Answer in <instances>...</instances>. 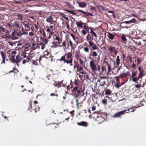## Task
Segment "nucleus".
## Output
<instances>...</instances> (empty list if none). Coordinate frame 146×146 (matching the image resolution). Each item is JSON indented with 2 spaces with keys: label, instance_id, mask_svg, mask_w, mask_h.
<instances>
[{
  "label": "nucleus",
  "instance_id": "1",
  "mask_svg": "<svg viewBox=\"0 0 146 146\" xmlns=\"http://www.w3.org/2000/svg\"><path fill=\"white\" fill-rule=\"evenodd\" d=\"M46 31L48 33V38H50L51 36L54 34V32L50 29L49 27L47 26L45 27L44 28H41L39 32L40 33V37L47 38Z\"/></svg>",
  "mask_w": 146,
  "mask_h": 146
},
{
  "label": "nucleus",
  "instance_id": "2",
  "mask_svg": "<svg viewBox=\"0 0 146 146\" xmlns=\"http://www.w3.org/2000/svg\"><path fill=\"white\" fill-rule=\"evenodd\" d=\"M102 70L103 72H104V74L103 75H105V76H101V86H102L103 87L104 86L105 88V87H107V84L106 83L105 81L104 80V79H106V75H107V74L106 71V70L105 69V67H104V66L102 67Z\"/></svg>",
  "mask_w": 146,
  "mask_h": 146
},
{
  "label": "nucleus",
  "instance_id": "3",
  "mask_svg": "<svg viewBox=\"0 0 146 146\" xmlns=\"http://www.w3.org/2000/svg\"><path fill=\"white\" fill-rule=\"evenodd\" d=\"M66 55H65L62 56L60 59H57V60L58 61H59L61 62H64L63 63L64 64H65V63H66L67 64H69L70 66H72L73 65L72 58H71L69 60H68V59H67V58L66 59Z\"/></svg>",
  "mask_w": 146,
  "mask_h": 146
},
{
  "label": "nucleus",
  "instance_id": "4",
  "mask_svg": "<svg viewBox=\"0 0 146 146\" xmlns=\"http://www.w3.org/2000/svg\"><path fill=\"white\" fill-rule=\"evenodd\" d=\"M134 110H133V108L129 109L128 110H125L123 111H122L116 113L114 115L113 117L114 118L120 117L122 114H124L125 113H128L129 111L130 112L134 111Z\"/></svg>",
  "mask_w": 146,
  "mask_h": 146
},
{
  "label": "nucleus",
  "instance_id": "5",
  "mask_svg": "<svg viewBox=\"0 0 146 146\" xmlns=\"http://www.w3.org/2000/svg\"><path fill=\"white\" fill-rule=\"evenodd\" d=\"M137 69L139 72V74L138 75V78L139 80L140 79H142L143 77L145 75V73L141 66H139Z\"/></svg>",
  "mask_w": 146,
  "mask_h": 146
},
{
  "label": "nucleus",
  "instance_id": "6",
  "mask_svg": "<svg viewBox=\"0 0 146 146\" xmlns=\"http://www.w3.org/2000/svg\"><path fill=\"white\" fill-rule=\"evenodd\" d=\"M22 23L24 26L25 31H30L31 30V29L32 31H34L33 28L32 27H30V24L29 22L26 21H24Z\"/></svg>",
  "mask_w": 146,
  "mask_h": 146
},
{
  "label": "nucleus",
  "instance_id": "7",
  "mask_svg": "<svg viewBox=\"0 0 146 146\" xmlns=\"http://www.w3.org/2000/svg\"><path fill=\"white\" fill-rule=\"evenodd\" d=\"M137 71H132V72L131 75V78L130 80H132L133 82H135L136 83L137 81L138 80V76H137Z\"/></svg>",
  "mask_w": 146,
  "mask_h": 146
},
{
  "label": "nucleus",
  "instance_id": "8",
  "mask_svg": "<svg viewBox=\"0 0 146 146\" xmlns=\"http://www.w3.org/2000/svg\"><path fill=\"white\" fill-rule=\"evenodd\" d=\"M31 62H32L33 64L35 65H38V57L35 55H30Z\"/></svg>",
  "mask_w": 146,
  "mask_h": 146
},
{
  "label": "nucleus",
  "instance_id": "9",
  "mask_svg": "<svg viewBox=\"0 0 146 146\" xmlns=\"http://www.w3.org/2000/svg\"><path fill=\"white\" fill-rule=\"evenodd\" d=\"M112 92V91L108 89H106V87L104 91L102 92V95L104 96V95H110Z\"/></svg>",
  "mask_w": 146,
  "mask_h": 146
},
{
  "label": "nucleus",
  "instance_id": "10",
  "mask_svg": "<svg viewBox=\"0 0 146 146\" xmlns=\"http://www.w3.org/2000/svg\"><path fill=\"white\" fill-rule=\"evenodd\" d=\"M20 22L19 19L18 18H16L14 20V23H13V26L14 27L16 28L19 27V23Z\"/></svg>",
  "mask_w": 146,
  "mask_h": 146
},
{
  "label": "nucleus",
  "instance_id": "11",
  "mask_svg": "<svg viewBox=\"0 0 146 146\" xmlns=\"http://www.w3.org/2000/svg\"><path fill=\"white\" fill-rule=\"evenodd\" d=\"M109 50L110 53L112 54L113 52L114 54L115 55H116L117 54V52L115 50V47L112 46H110L109 48Z\"/></svg>",
  "mask_w": 146,
  "mask_h": 146
},
{
  "label": "nucleus",
  "instance_id": "12",
  "mask_svg": "<svg viewBox=\"0 0 146 146\" xmlns=\"http://www.w3.org/2000/svg\"><path fill=\"white\" fill-rule=\"evenodd\" d=\"M93 118L94 119L96 118H97L100 117V111L94 112L93 114Z\"/></svg>",
  "mask_w": 146,
  "mask_h": 146
},
{
  "label": "nucleus",
  "instance_id": "13",
  "mask_svg": "<svg viewBox=\"0 0 146 146\" xmlns=\"http://www.w3.org/2000/svg\"><path fill=\"white\" fill-rule=\"evenodd\" d=\"M80 88L78 89V90L72 92L76 97H78L80 95Z\"/></svg>",
  "mask_w": 146,
  "mask_h": 146
},
{
  "label": "nucleus",
  "instance_id": "14",
  "mask_svg": "<svg viewBox=\"0 0 146 146\" xmlns=\"http://www.w3.org/2000/svg\"><path fill=\"white\" fill-rule=\"evenodd\" d=\"M137 21L134 18H133L131 20L128 21H126L124 22L123 23L125 24H131L132 23H136Z\"/></svg>",
  "mask_w": 146,
  "mask_h": 146
},
{
  "label": "nucleus",
  "instance_id": "15",
  "mask_svg": "<svg viewBox=\"0 0 146 146\" xmlns=\"http://www.w3.org/2000/svg\"><path fill=\"white\" fill-rule=\"evenodd\" d=\"M77 124L79 126H82L84 127H87L88 125V123L84 121H81L80 122H78Z\"/></svg>",
  "mask_w": 146,
  "mask_h": 146
},
{
  "label": "nucleus",
  "instance_id": "16",
  "mask_svg": "<svg viewBox=\"0 0 146 146\" xmlns=\"http://www.w3.org/2000/svg\"><path fill=\"white\" fill-rule=\"evenodd\" d=\"M16 32L15 31H13L11 33V39L12 40H16L18 38V37L16 36Z\"/></svg>",
  "mask_w": 146,
  "mask_h": 146
},
{
  "label": "nucleus",
  "instance_id": "17",
  "mask_svg": "<svg viewBox=\"0 0 146 146\" xmlns=\"http://www.w3.org/2000/svg\"><path fill=\"white\" fill-rule=\"evenodd\" d=\"M53 38L54 40H56L57 41L56 42V43L60 44L61 42L62 39H61L57 36L56 35H54L53 36Z\"/></svg>",
  "mask_w": 146,
  "mask_h": 146
},
{
  "label": "nucleus",
  "instance_id": "18",
  "mask_svg": "<svg viewBox=\"0 0 146 146\" xmlns=\"http://www.w3.org/2000/svg\"><path fill=\"white\" fill-rule=\"evenodd\" d=\"M44 56H45V58L46 59H48L51 57H53V56H52L51 54L50 55L49 53L47 50L44 52Z\"/></svg>",
  "mask_w": 146,
  "mask_h": 146
},
{
  "label": "nucleus",
  "instance_id": "19",
  "mask_svg": "<svg viewBox=\"0 0 146 146\" xmlns=\"http://www.w3.org/2000/svg\"><path fill=\"white\" fill-rule=\"evenodd\" d=\"M53 19L50 15L46 19V21L47 22L49 23L50 24H53Z\"/></svg>",
  "mask_w": 146,
  "mask_h": 146
},
{
  "label": "nucleus",
  "instance_id": "20",
  "mask_svg": "<svg viewBox=\"0 0 146 146\" xmlns=\"http://www.w3.org/2000/svg\"><path fill=\"white\" fill-rule=\"evenodd\" d=\"M0 53L3 58L2 62L3 63H5V58L6 56L5 54L3 51H1Z\"/></svg>",
  "mask_w": 146,
  "mask_h": 146
},
{
  "label": "nucleus",
  "instance_id": "21",
  "mask_svg": "<svg viewBox=\"0 0 146 146\" xmlns=\"http://www.w3.org/2000/svg\"><path fill=\"white\" fill-rule=\"evenodd\" d=\"M77 11L81 12L87 16H92V15L90 13H89L88 12L84 11H83L81 10H77Z\"/></svg>",
  "mask_w": 146,
  "mask_h": 146
},
{
  "label": "nucleus",
  "instance_id": "22",
  "mask_svg": "<svg viewBox=\"0 0 146 146\" xmlns=\"http://www.w3.org/2000/svg\"><path fill=\"white\" fill-rule=\"evenodd\" d=\"M90 65L92 69L93 70H95L96 69V66L94 64V62L93 61H91L90 62Z\"/></svg>",
  "mask_w": 146,
  "mask_h": 146
},
{
  "label": "nucleus",
  "instance_id": "23",
  "mask_svg": "<svg viewBox=\"0 0 146 146\" xmlns=\"http://www.w3.org/2000/svg\"><path fill=\"white\" fill-rule=\"evenodd\" d=\"M16 35L19 36H21L23 35H28V32L27 31H25L22 33L20 32H17Z\"/></svg>",
  "mask_w": 146,
  "mask_h": 146
},
{
  "label": "nucleus",
  "instance_id": "24",
  "mask_svg": "<svg viewBox=\"0 0 146 146\" xmlns=\"http://www.w3.org/2000/svg\"><path fill=\"white\" fill-rule=\"evenodd\" d=\"M40 39L41 40H42L44 42H45L46 44L48 42V40L49 39L48 38V37H47V38H46V37L42 38V37H40Z\"/></svg>",
  "mask_w": 146,
  "mask_h": 146
},
{
  "label": "nucleus",
  "instance_id": "25",
  "mask_svg": "<svg viewBox=\"0 0 146 146\" xmlns=\"http://www.w3.org/2000/svg\"><path fill=\"white\" fill-rule=\"evenodd\" d=\"M2 35H3V36H1V37L3 38H7L9 39H11V35H10L9 34V33H6L4 35H3V34H2Z\"/></svg>",
  "mask_w": 146,
  "mask_h": 146
},
{
  "label": "nucleus",
  "instance_id": "26",
  "mask_svg": "<svg viewBox=\"0 0 146 146\" xmlns=\"http://www.w3.org/2000/svg\"><path fill=\"white\" fill-rule=\"evenodd\" d=\"M108 36L111 40H113L114 37V36L110 33H108Z\"/></svg>",
  "mask_w": 146,
  "mask_h": 146
},
{
  "label": "nucleus",
  "instance_id": "27",
  "mask_svg": "<svg viewBox=\"0 0 146 146\" xmlns=\"http://www.w3.org/2000/svg\"><path fill=\"white\" fill-rule=\"evenodd\" d=\"M107 98L109 99L110 98L109 97H108V96H106L105 98V99L103 100L102 101V104H104V105H106L107 104Z\"/></svg>",
  "mask_w": 146,
  "mask_h": 146
},
{
  "label": "nucleus",
  "instance_id": "28",
  "mask_svg": "<svg viewBox=\"0 0 146 146\" xmlns=\"http://www.w3.org/2000/svg\"><path fill=\"white\" fill-rule=\"evenodd\" d=\"M0 31H1L4 32H5L6 33H9V31L6 29L5 28H3V27H0Z\"/></svg>",
  "mask_w": 146,
  "mask_h": 146
},
{
  "label": "nucleus",
  "instance_id": "29",
  "mask_svg": "<svg viewBox=\"0 0 146 146\" xmlns=\"http://www.w3.org/2000/svg\"><path fill=\"white\" fill-rule=\"evenodd\" d=\"M116 60L117 64V67L120 63V60L119 59V56H117Z\"/></svg>",
  "mask_w": 146,
  "mask_h": 146
},
{
  "label": "nucleus",
  "instance_id": "30",
  "mask_svg": "<svg viewBox=\"0 0 146 146\" xmlns=\"http://www.w3.org/2000/svg\"><path fill=\"white\" fill-rule=\"evenodd\" d=\"M106 33L105 31H102L101 32V37L103 39L106 37Z\"/></svg>",
  "mask_w": 146,
  "mask_h": 146
},
{
  "label": "nucleus",
  "instance_id": "31",
  "mask_svg": "<svg viewBox=\"0 0 146 146\" xmlns=\"http://www.w3.org/2000/svg\"><path fill=\"white\" fill-rule=\"evenodd\" d=\"M72 54L71 52H69L66 55V58L67 59H71L72 58Z\"/></svg>",
  "mask_w": 146,
  "mask_h": 146
},
{
  "label": "nucleus",
  "instance_id": "32",
  "mask_svg": "<svg viewBox=\"0 0 146 146\" xmlns=\"http://www.w3.org/2000/svg\"><path fill=\"white\" fill-rule=\"evenodd\" d=\"M86 3L84 2H81L79 4V6L81 7H84L86 6Z\"/></svg>",
  "mask_w": 146,
  "mask_h": 146
},
{
  "label": "nucleus",
  "instance_id": "33",
  "mask_svg": "<svg viewBox=\"0 0 146 146\" xmlns=\"http://www.w3.org/2000/svg\"><path fill=\"white\" fill-rule=\"evenodd\" d=\"M137 65H138V64H140L141 62L142 61V60H141V58L137 57Z\"/></svg>",
  "mask_w": 146,
  "mask_h": 146
},
{
  "label": "nucleus",
  "instance_id": "34",
  "mask_svg": "<svg viewBox=\"0 0 146 146\" xmlns=\"http://www.w3.org/2000/svg\"><path fill=\"white\" fill-rule=\"evenodd\" d=\"M121 38L122 41L123 42H125L127 40L126 38L123 35H122L121 36Z\"/></svg>",
  "mask_w": 146,
  "mask_h": 146
},
{
  "label": "nucleus",
  "instance_id": "35",
  "mask_svg": "<svg viewBox=\"0 0 146 146\" xmlns=\"http://www.w3.org/2000/svg\"><path fill=\"white\" fill-rule=\"evenodd\" d=\"M15 56L12 55L11 58L10 59L11 62L12 63H15Z\"/></svg>",
  "mask_w": 146,
  "mask_h": 146
},
{
  "label": "nucleus",
  "instance_id": "36",
  "mask_svg": "<svg viewBox=\"0 0 146 146\" xmlns=\"http://www.w3.org/2000/svg\"><path fill=\"white\" fill-rule=\"evenodd\" d=\"M29 106L28 108V110L30 111L31 112H32L33 111V109L32 107V102H31L29 103Z\"/></svg>",
  "mask_w": 146,
  "mask_h": 146
},
{
  "label": "nucleus",
  "instance_id": "37",
  "mask_svg": "<svg viewBox=\"0 0 146 146\" xmlns=\"http://www.w3.org/2000/svg\"><path fill=\"white\" fill-rule=\"evenodd\" d=\"M100 117H99L95 118V121H97L98 122V124H99L100 123Z\"/></svg>",
  "mask_w": 146,
  "mask_h": 146
},
{
  "label": "nucleus",
  "instance_id": "38",
  "mask_svg": "<svg viewBox=\"0 0 146 146\" xmlns=\"http://www.w3.org/2000/svg\"><path fill=\"white\" fill-rule=\"evenodd\" d=\"M39 16L40 17H43L44 16V12L40 11L39 13Z\"/></svg>",
  "mask_w": 146,
  "mask_h": 146
},
{
  "label": "nucleus",
  "instance_id": "39",
  "mask_svg": "<svg viewBox=\"0 0 146 146\" xmlns=\"http://www.w3.org/2000/svg\"><path fill=\"white\" fill-rule=\"evenodd\" d=\"M65 11H66L68 12V13H70L72 14V15H76V13H75L73 11H70V10H67V9H66L65 10Z\"/></svg>",
  "mask_w": 146,
  "mask_h": 146
},
{
  "label": "nucleus",
  "instance_id": "40",
  "mask_svg": "<svg viewBox=\"0 0 146 146\" xmlns=\"http://www.w3.org/2000/svg\"><path fill=\"white\" fill-rule=\"evenodd\" d=\"M5 26L7 29H11V25L9 23H6L5 24Z\"/></svg>",
  "mask_w": 146,
  "mask_h": 146
},
{
  "label": "nucleus",
  "instance_id": "41",
  "mask_svg": "<svg viewBox=\"0 0 146 146\" xmlns=\"http://www.w3.org/2000/svg\"><path fill=\"white\" fill-rule=\"evenodd\" d=\"M90 31L89 32V33H91L92 35H93L95 37H96L97 36L96 33L90 28Z\"/></svg>",
  "mask_w": 146,
  "mask_h": 146
},
{
  "label": "nucleus",
  "instance_id": "42",
  "mask_svg": "<svg viewBox=\"0 0 146 146\" xmlns=\"http://www.w3.org/2000/svg\"><path fill=\"white\" fill-rule=\"evenodd\" d=\"M120 78H122L124 77H126V74L125 73L121 74L119 75Z\"/></svg>",
  "mask_w": 146,
  "mask_h": 146
},
{
  "label": "nucleus",
  "instance_id": "43",
  "mask_svg": "<svg viewBox=\"0 0 146 146\" xmlns=\"http://www.w3.org/2000/svg\"><path fill=\"white\" fill-rule=\"evenodd\" d=\"M70 35L75 41L77 42L78 41V38H76L72 34H70Z\"/></svg>",
  "mask_w": 146,
  "mask_h": 146
},
{
  "label": "nucleus",
  "instance_id": "44",
  "mask_svg": "<svg viewBox=\"0 0 146 146\" xmlns=\"http://www.w3.org/2000/svg\"><path fill=\"white\" fill-rule=\"evenodd\" d=\"M108 67V72H110L111 70V66L110 64H107Z\"/></svg>",
  "mask_w": 146,
  "mask_h": 146
},
{
  "label": "nucleus",
  "instance_id": "45",
  "mask_svg": "<svg viewBox=\"0 0 146 146\" xmlns=\"http://www.w3.org/2000/svg\"><path fill=\"white\" fill-rule=\"evenodd\" d=\"M83 70V67L81 66H80V67L77 69V71L78 72H80V71H82Z\"/></svg>",
  "mask_w": 146,
  "mask_h": 146
},
{
  "label": "nucleus",
  "instance_id": "46",
  "mask_svg": "<svg viewBox=\"0 0 146 146\" xmlns=\"http://www.w3.org/2000/svg\"><path fill=\"white\" fill-rule=\"evenodd\" d=\"M66 4L67 5H68L70 8H71V9H72V8H74L73 6L72 5H71L68 2H66Z\"/></svg>",
  "mask_w": 146,
  "mask_h": 146
},
{
  "label": "nucleus",
  "instance_id": "47",
  "mask_svg": "<svg viewBox=\"0 0 146 146\" xmlns=\"http://www.w3.org/2000/svg\"><path fill=\"white\" fill-rule=\"evenodd\" d=\"M50 29L52 31V30H54L55 29V27L53 25H50V28L49 27Z\"/></svg>",
  "mask_w": 146,
  "mask_h": 146
},
{
  "label": "nucleus",
  "instance_id": "48",
  "mask_svg": "<svg viewBox=\"0 0 146 146\" xmlns=\"http://www.w3.org/2000/svg\"><path fill=\"white\" fill-rule=\"evenodd\" d=\"M134 42L135 43V44L137 45H141V42L139 41V42H137V41H135L134 40Z\"/></svg>",
  "mask_w": 146,
  "mask_h": 146
},
{
  "label": "nucleus",
  "instance_id": "49",
  "mask_svg": "<svg viewBox=\"0 0 146 146\" xmlns=\"http://www.w3.org/2000/svg\"><path fill=\"white\" fill-rule=\"evenodd\" d=\"M18 19L23 20V15L21 14H18L17 16Z\"/></svg>",
  "mask_w": 146,
  "mask_h": 146
},
{
  "label": "nucleus",
  "instance_id": "50",
  "mask_svg": "<svg viewBox=\"0 0 146 146\" xmlns=\"http://www.w3.org/2000/svg\"><path fill=\"white\" fill-rule=\"evenodd\" d=\"M125 74H126V77H127V76H129L131 75V74L128 71H127L125 73Z\"/></svg>",
  "mask_w": 146,
  "mask_h": 146
},
{
  "label": "nucleus",
  "instance_id": "51",
  "mask_svg": "<svg viewBox=\"0 0 146 146\" xmlns=\"http://www.w3.org/2000/svg\"><path fill=\"white\" fill-rule=\"evenodd\" d=\"M119 78H120L119 76H116L115 77V78L116 80V81L117 82H119Z\"/></svg>",
  "mask_w": 146,
  "mask_h": 146
},
{
  "label": "nucleus",
  "instance_id": "52",
  "mask_svg": "<svg viewBox=\"0 0 146 146\" xmlns=\"http://www.w3.org/2000/svg\"><path fill=\"white\" fill-rule=\"evenodd\" d=\"M25 61L26 62H28L29 61H31V57H30V55H29L28 57V58L26 59L25 60Z\"/></svg>",
  "mask_w": 146,
  "mask_h": 146
},
{
  "label": "nucleus",
  "instance_id": "53",
  "mask_svg": "<svg viewBox=\"0 0 146 146\" xmlns=\"http://www.w3.org/2000/svg\"><path fill=\"white\" fill-rule=\"evenodd\" d=\"M86 38L88 40H90L91 39V36L90 34H88Z\"/></svg>",
  "mask_w": 146,
  "mask_h": 146
},
{
  "label": "nucleus",
  "instance_id": "54",
  "mask_svg": "<svg viewBox=\"0 0 146 146\" xmlns=\"http://www.w3.org/2000/svg\"><path fill=\"white\" fill-rule=\"evenodd\" d=\"M141 85V84H137L135 86V87L137 89H140Z\"/></svg>",
  "mask_w": 146,
  "mask_h": 146
},
{
  "label": "nucleus",
  "instance_id": "55",
  "mask_svg": "<svg viewBox=\"0 0 146 146\" xmlns=\"http://www.w3.org/2000/svg\"><path fill=\"white\" fill-rule=\"evenodd\" d=\"M136 64H135L134 62H133V64L132 65L131 67L132 68H135V69H136L135 68V67L136 66Z\"/></svg>",
  "mask_w": 146,
  "mask_h": 146
},
{
  "label": "nucleus",
  "instance_id": "56",
  "mask_svg": "<svg viewBox=\"0 0 146 146\" xmlns=\"http://www.w3.org/2000/svg\"><path fill=\"white\" fill-rule=\"evenodd\" d=\"M102 114H104V113H101V119L102 118L104 119L107 117V114H105V115H104L105 117H103L102 115Z\"/></svg>",
  "mask_w": 146,
  "mask_h": 146
},
{
  "label": "nucleus",
  "instance_id": "57",
  "mask_svg": "<svg viewBox=\"0 0 146 146\" xmlns=\"http://www.w3.org/2000/svg\"><path fill=\"white\" fill-rule=\"evenodd\" d=\"M76 24H77V25L78 27H82V25L80 24V23H79L78 22H76Z\"/></svg>",
  "mask_w": 146,
  "mask_h": 146
},
{
  "label": "nucleus",
  "instance_id": "58",
  "mask_svg": "<svg viewBox=\"0 0 146 146\" xmlns=\"http://www.w3.org/2000/svg\"><path fill=\"white\" fill-rule=\"evenodd\" d=\"M78 89H80L79 87H78L77 86L74 87V88L72 90V92L77 90Z\"/></svg>",
  "mask_w": 146,
  "mask_h": 146
},
{
  "label": "nucleus",
  "instance_id": "59",
  "mask_svg": "<svg viewBox=\"0 0 146 146\" xmlns=\"http://www.w3.org/2000/svg\"><path fill=\"white\" fill-rule=\"evenodd\" d=\"M79 62L81 65H82L83 64L84 62L83 60L82 59H80Z\"/></svg>",
  "mask_w": 146,
  "mask_h": 146
},
{
  "label": "nucleus",
  "instance_id": "60",
  "mask_svg": "<svg viewBox=\"0 0 146 146\" xmlns=\"http://www.w3.org/2000/svg\"><path fill=\"white\" fill-rule=\"evenodd\" d=\"M96 46L95 44L92 46V48L93 50H95L96 49Z\"/></svg>",
  "mask_w": 146,
  "mask_h": 146
},
{
  "label": "nucleus",
  "instance_id": "61",
  "mask_svg": "<svg viewBox=\"0 0 146 146\" xmlns=\"http://www.w3.org/2000/svg\"><path fill=\"white\" fill-rule=\"evenodd\" d=\"M129 47H133V48H135V46L133 45L132 43L131 42H129Z\"/></svg>",
  "mask_w": 146,
  "mask_h": 146
},
{
  "label": "nucleus",
  "instance_id": "62",
  "mask_svg": "<svg viewBox=\"0 0 146 146\" xmlns=\"http://www.w3.org/2000/svg\"><path fill=\"white\" fill-rule=\"evenodd\" d=\"M33 32H31L29 33V35L30 36H32L34 35V33Z\"/></svg>",
  "mask_w": 146,
  "mask_h": 146
},
{
  "label": "nucleus",
  "instance_id": "63",
  "mask_svg": "<svg viewBox=\"0 0 146 146\" xmlns=\"http://www.w3.org/2000/svg\"><path fill=\"white\" fill-rule=\"evenodd\" d=\"M84 51L86 52H88L89 51V49L87 47H86L84 48Z\"/></svg>",
  "mask_w": 146,
  "mask_h": 146
},
{
  "label": "nucleus",
  "instance_id": "64",
  "mask_svg": "<svg viewBox=\"0 0 146 146\" xmlns=\"http://www.w3.org/2000/svg\"><path fill=\"white\" fill-rule=\"evenodd\" d=\"M69 43L70 44V46H71L72 48L73 44L72 41L70 40H69Z\"/></svg>",
  "mask_w": 146,
  "mask_h": 146
}]
</instances>
